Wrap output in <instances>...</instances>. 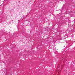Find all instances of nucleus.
<instances>
[{"mask_svg":"<svg viewBox=\"0 0 75 75\" xmlns=\"http://www.w3.org/2000/svg\"><path fill=\"white\" fill-rule=\"evenodd\" d=\"M59 67H60L59 65H58V67L57 69H58V68H59Z\"/></svg>","mask_w":75,"mask_h":75,"instance_id":"2","label":"nucleus"},{"mask_svg":"<svg viewBox=\"0 0 75 75\" xmlns=\"http://www.w3.org/2000/svg\"><path fill=\"white\" fill-rule=\"evenodd\" d=\"M58 74H57V75H60V74L61 73V70H58Z\"/></svg>","mask_w":75,"mask_h":75,"instance_id":"1","label":"nucleus"}]
</instances>
